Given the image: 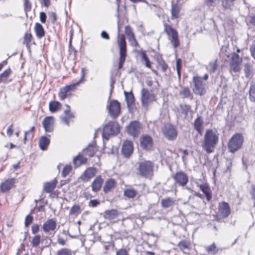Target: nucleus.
I'll return each instance as SVG.
<instances>
[{
    "mask_svg": "<svg viewBox=\"0 0 255 255\" xmlns=\"http://www.w3.org/2000/svg\"><path fill=\"white\" fill-rule=\"evenodd\" d=\"M219 142V133L217 131L208 129L206 130L202 143L203 149L208 153L214 152Z\"/></svg>",
    "mask_w": 255,
    "mask_h": 255,
    "instance_id": "nucleus-1",
    "label": "nucleus"
},
{
    "mask_svg": "<svg viewBox=\"0 0 255 255\" xmlns=\"http://www.w3.org/2000/svg\"><path fill=\"white\" fill-rule=\"evenodd\" d=\"M118 34L117 37V43L118 47L120 49V61L119 63V69H121L123 67V63L125 61L127 56V44L124 35H120V26L119 25Z\"/></svg>",
    "mask_w": 255,
    "mask_h": 255,
    "instance_id": "nucleus-2",
    "label": "nucleus"
},
{
    "mask_svg": "<svg viewBox=\"0 0 255 255\" xmlns=\"http://www.w3.org/2000/svg\"><path fill=\"white\" fill-rule=\"evenodd\" d=\"M120 126L118 123L110 121L105 124L103 128L102 136L108 140L111 135H117L120 132Z\"/></svg>",
    "mask_w": 255,
    "mask_h": 255,
    "instance_id": "nucleus-3",
    "label": "nucleus"
},
{
    "mask_svg": "<svg viewBox=\"0 0 255 255\" xmlns=\"http://www.w3.org/2000/svg\"><path fill=\"white\" fill-rule=\"evenodd\" d=\"M138 171L141 176L150 178L153 175V163L150 161H141L138 165Z\"/></svg>",
    "mask_w": 255,
    "mask_h": 255,
    "instance_id": "nucleus-4",
    "label": "nucleus"
},
{
    "mask_svg": "<svg viewBox=\"0 0 255 255\" xmlns=\"http://www.w3.org/2000/svg\"><path fill=\"white\" fill-rule=\"evenodd\" d=\"M164 26V31L168 35L169 39L172 43L173 47L176 48L180 44L177 31L171 25L167 23H165Z\"/></svg>",
    "mask_w": 255,
    "mask_h": 255,
    "instance_id": "nucleus-5",
    "label": "nucleus"
},
{
    "mask_svg": "<svg viewBox=\"0 0 255 255\" xmlns=\"http://www.w3.org/2000/svg\"><path fill=\"white\" fill-rule=\"evenodd\" d=\"M243 141V137L241 134L236 133L233 135L228 143L229 151L234 153L239 150L241 147Z\"/></svg>",
    "mask_w": 255,
    "mask_h": 255,
    "instance_id": "nucleus-6",
    "label": "nucleus"
},
{
    "mask_svg": "<svg viewBox=\"0 0 255 255\" xmlns=\"http://www.w3.org/2000/svg\"><path fill=\"white\" fill-rule=\"evenodd\" d=\"M193 82L194 83V87L193 91L196 95H202L206 92L205 85L206 83L202 81V78L198 76H194L193 78Z\"/></svg>",
    "mask_w": 255,
    "mask_h": 255,
    "instance_id": "nucleus-7",
    "label": "nucleus"
},
{
    "mask_svg": "<svg viewBox=\"0 0 255 255\" xmlns=\"http://www.w3.org/2000/svg\"><path fill=\"white\" fill-rule=\"evenodd\" d=\"M109 114L114 119L117 118L121 113V105L116 100H113L108 106Z\"/></svg>",
    "mask_w": 255,
    "mask_h": 255,
    "instance_id": "nucleus-8",
    "label": "nucleus"
},
{
    "mask_svg": "<svg viewBox=\"0 0 255 255\" xmlns=\"http://www.w3.org/2000/svg\"><path fill=\"white\" fill-rule=\"evenodd\" d=\"M162 132L163 135L169 140L175 139L177 133L175 128L169 124L164 126L162 128Z\"/></svg>",
    "mask_w": 255,
    "mask_h": 255,
    "instance_id": "nucleus-9",
    "label": "nucleus"
},
{
    "mask_svg": "<svg viewBox=\"0 0 255 255\" xmlns=\"http://www.w3.org/2000/svg\"><path fill=\"white\" fill-rule=\"evenodd\" d=\"M141 100L143 106L147 107L149 103L155 100V97L152 92L142 89L141 92Z\"/></svg>",
    "mask_w": 255,
    "mask_h": 255,
    "instance_id": "nucleus-10",
    "label": "nucleus"
},
{
    "mask_svg": "<svg viewBox=\"0 0 255 255\" xmlns=\"http://www.w3.org/2000/svg\"><path fill=\"white\" fill-rule=\"evenodd\" d=\"M141 128V124L139 122L133 121L127 127L128 133L133 137H136L139 134Z\"/></svg>",
    "mask_w": 255,
    "mask_h": 255,
    "instance_id": "nucleus-11",
    "label": "nucleus"
},
{
    "mask_svg": "<svg viewBox=\"0 0 255 255\" xmlns=\"http://www.w3.org/2000/svg\"><path fill=\"white\" fill-rule=\"evenodd\" d=\"M242 59L240 58L238 54L233 53L232 60L230 62V69L235 72H239L241 69Z\"/></svg>",
    "mask_w": 255,
    "mask_h": 255,
    "instance_id": "nucleus-12",
    "label": "nucleus"
},
{
    "mask_svg": "<svg viewBox=\"0 0 255 255\" xmlns=\"http://www.w3.org/2000/svg\"><path fill=\"white\" fill-rule=\"evenodd\" d=\"M174 179L179 185L184 186L188 182V177L185 173L180 171L175 174Z\"/></svg>",
    "mask_w": 255,
    "mask_h": 255,
    "instance_id": "nucleus-13",
    "label": "nucleus"
},
{
    "mask_svg": "<svg viewBox=\"0 0 255 255\" xmlns=\"http://www.w3.org/2000/svg\"><path fill=\"white\" fill-rule=\"evenodd\" d=\"M231 213L229 205L225 202L219 203L218 206V215L223 218L227 217Z\"/></svg>",
    "mask_w": 255,
    "mask_h": 255,
    "instance_id": "nucleus-14",
    "label": "nucleus"
},
{
    "mask_svg": "<svg viewBox=\"0 0 255 255\" xmlns=\"http://www.w3.org/2000/svg\"><path fill=\"white\" fill-rule=\"evenodd\" d=\"M122 152L123 155L126 157H129L133 152V144L131 141L126 140L124 142Z\"/></svg>",
    "mask_w": 255,
    "mask_h": 255,
    "instance_id": "nucleus-15",
    "label": "nucleus"
},
{
    "mask_svg": "<svg viewBox=\"0 0 255 255\" xmlns=\"http://www.w3.org/2000/svg\"><path fill=\"white\" fill-rule=\"evenodd\" d=\"M54 119L53 117H47L42 122V125L45 131L52 132L53 130Z\"/></svg>",
    "mask_w": 255,
    "mask_h": 255,
    "instance_id": "nucleus-16",
    "label": "nucleus"
},
{
    "mask_svg": "<svg viewBox=\"0 0 255 255\" xmlns=\"http://www.w3.org/2000/svg\"><path fill=\"white\" fill-rule=\"evenodd\" d=\"M86 71L87 70L86 68H82L81 69V75L80 80L77 82L74 83L69 85H67L65 86L69 92H70L71 91H74L76 87L80 83H83L84 82V78L85 76Z\"/></svg>",
    "mask_w": 255,
    "mask_h": 255,
    "instance_id": "nucleus-17",
    "label": "nucleus"
},
{
    "mask_svg": "<svg viewBox=\"0 0 255 255\" xmlns=\"http://www.w3.org/2000/svg\"><path fill=\"white\" fill-rule=\"evenodd\" d=\"M141 146L144 149H150L152 145V140L150 136L145 135L140 138Z\"/></svg>",
    "mask_w": 255,
    "mask_h": 255,
    "instance_id": "nucleus-18",
    "label": "nucleus"
},
{
    "mask_svg": "<svg viewBox=\"0 0 255 255\" xmlns=\"http://www.w3.org/2000/svg\"><path fill=\"white\" fill-rule=\"evenodd\" d=\"M67 109L64 111V116L61 117V121L66 125L69 126L70 120L74 118V114L70 112V108L68 105L66 106Z\"/></svg>",
    "mask_w": 255,
    "mask_h": 255,
    "instance_id": "nucleus-19",
    "label": "nucleus"
},
{
    "mask_svg": "<svg viewBox=\"0 0 255 255\" xmlns=\"http://www.w3.org/2000/svg\"><path fill=\"white\" fill-rule=\"evenodd\" d=\"M14 179L9 178L5 180L0 185V190L2 192L9 190L13 186Z\"/></svg>",
    "mask_w": 255,
    "mask_h": 255,
    "instance_id": "nucleus-20",
    "label": "nucleus"
},
{
    "mask_svg": "<svg viewBox=\"0 0 255 255\" xmlns=\"http://www.w3.org/2000/svg\"><path fill=\"white\" fill-rule=\"evenodd\" d=\"M56 227V222L53 219L48 220L42 226L43 231L47 233L55 230Z\"/></svg>",
    "mask_w": 255,
    "mask_h": 255,
    "instance_id": "nucleus-21",
    "label": "nucleus"
},
{
    "mask_svg": "<svg viewBox=\"0 0 255 255\" xmlns=\"http://www.w3.org/2000/svg\"><path fill=\"white\" fill-rule=\"evenodd\" d=\"M95 145L96 142L94 141L89 143L88 146L83 149V152L90 156H93L95 153Z\"/></svg>",
    "mask_w": 255,
    "mask_h": 255,
    "instance_id": "nucleus-22",
    "label": "nucleus"
},
{
    "mask_svg": "<svg viewBox=\"0 0 255 255\" xmlns=\"http://www.w3.org/2000/svg\"><path fill=\"white\" fill-rule=\"evenodd\" d=\"M175 204V200L171 198L168 197L161 200V205L162 208H168L171 207Z\"/></svg>",
    "mask_w": 255,
    "mask_h": 255,
    "instance_id": "nucleus-23",
    "label": "nucleus"
},
{
    "mask_svg": "<svg viewBox=\"0 0 255 255\" xmlns=\"http://www.w3.org/2000/svg\"><path fill=\"white\" fill-rule=\"evenodd\" d=\"M96 173V169L94 168H89L87 169L84 174L81 176V179L84 180H88L95 175Z\"/></svg>",
    "mask_w": 255,
    "mask_h": 255,
    "instance_id": "nucleus-24",
    "label": "nucleus"
},
{
    "mask_svg": "<svg viewBox=\"0 0 255 255\" xmlns=\"http://www.w3.org/2000/svg\"><path fill=\"white\" fill-rule=\"evenodd\" d=\"M57 183V181L54 179L51 182L45 183L44 185L45 191L47 193L52 192L55 188Z\"/></svg>",
    "mask_w": 255,
    "mask_h": 255,
    "instance_id": "nucleus-25",
    "label": "nucleus"
},
{
    "mask_svg": "<svg viewBox=\"0 0 255 255\" xmlns=\"http://www.w3.org/2000/svg\"><path fill=\"white\" fill-rule=\"evenodd\" d=\"M201 190L205 194L207 201H210L212 198V194L208 185L206 184H203L200 185Z\"/></svg>",
    "mask_w": 255,
    "mask_h": 255,
    "instance_id": "nucleus-26",
    "label": "nucleus"
},
{
    "mask_svg": "<svg viewBox=\"0 0 255 255\" xmlns=\"http://www.w3.org/2000/svg\"><path fill=\"white\" fill-rule=\"evenodd\" d=\"M62 105L58 101H51L49 104V109L51 112L54 113L61 109Z\"/></svg>",
    "mask_w": 255,
    "mask_h": 255,
    "instance_id": "nucleus-27",
    "label": "nucleus"
},
{
    "mask_svg": "<svg viewBox=\"0 0 255 255\" xmlns=\"http://www.w3.org/2000/svg\"><path fill=\"white\" fill-rule=\"evenodd\" d=\"M50 143V139L46 136H42L39 140V146L40 148L44 150L47 148Z\"/></svg>",
    "mask_w": 255,
    "mask_h": 255,
    "instance_id": "nucleus-28",
    "label": "nucleus"
},
{
    "mask_svg": "<svg viewBox=\"0 0 255 255\" xmlns=\"http://www.w3.org/2000/svg\"><path fill=\"white\" fill-rule=\"evenodd\" d=\"M34 30L37 37L41 38L44 35L45 32L43 26L39 23H36L34 26Z\"/></svg>",
    "mask_w": 255,
    "mask_h": 255,
    "instance_id": "nucleus-29",
    "label": "nucleus"
},
{
    "mask_svg": "<svg viewBox=\"0 0 255 255\" xmlns=\"http://www.w3.org/2000/svg\"><path fill=\"white\" fill-rule=\"evenodd\" d=\"M180 11V7L177 4H173L171 10V18L175 19L179 17Z\"/></svg>",
    "mask_w": 255,
    "mask_h": 255,
    "instance_id": "nucleus-30",
    "label": "nucleus"
},
{
    "mask_svg": "<svg viewBox=\"0 0 255 255\" xmlns=\"http://www.w3.org/2000/svg\"><path fill=\"white\" fill-rule=\"evenodd\" d=\"M116 185V182L113 179H109L107 180L104 187V191L105 193H107L110 191L112 189L114 188Z\"/></svg>",
    "mask_w": 255,
    "mask_h": 255,
    "instance_id": "nucleus-31",
    "label": "nucleus"
},
{
    "mask_svg": "<svg viewBox=\"0 0 255 255\" xmlns=\"http://www.w3.org/2000/svg\"><path fill=\"white\" fill-rule=\"evenodd\" d=\"M87 158L83 155L79 154L73 160V163L76 167H78L82 164L86 163Z\"/></svg>",
    "mask_w": 255,
    "mask_h": 255,
    "instance_id": "nucleus-32",
    "label": "nucleus"
},
{
    "mask_svg": "<svg viewBox=\"0 0 255 255\" xmlns=\"http://www.w3.org/2000/svg\"><path fill=\"white\" fill-rule=\"evenodd\" d=\"M118 212L117 210L107 211L104 213V217L109 220L114 219L117 217Z\"/></svg>",
    "mask_w": 255,
    "mask_h": 255,
    "instance_id": "nucleus-33",
    "label": "nucleus"
},
{
    "mask_svg": "<svg viewBox=\"0 0 255 255\" xmlns=\"http://www.w3.org/2000/svg\"><path fill=\"white\" fill-rule=\"evenodd\" d=\"M203 121L200 117H198L194 122V128L197 130L198 132L201 134L203 130Z\"/></svg>",
    "mask_w": 255,
    "mask_h": 255,
    "instance_id": "nucleus-34",
    "label": "nucleus"
},
{
    "mask_svg": "<svg viewBox=\"0 0 255 255\" xmlns=\"http://www.w3.org/2000/svg\"><path fill=\"white\" fill-rule=\"evenodd\" d=\"M179 95L183 98H191L192 95L188 88L182 87L179 92Z\"/></svg>",
    "mask_w": 255,
    "mask_h": 255,
    "instance_id": "nucleus-35",
    "label": "nucleus"
},
{
    "mask_svg": "<svg viewBox=\"0 0 255 255\" xmlns=\"http://www.w3.org/2000/svg\"><path fill=\"white\" fill-rule=\"evenodd\" d=\"M81 212V207L79 205H74L70 209V215L77 216Z\"/></svg>",
    "mask_w": 255,
    "mask_h": 255,
    "instance_id": "nucleus-36",
    "label": "nucleus"
},
{
    "mask_svg": "<svg viewBox=\"0 0 255 255\" xmlns=\"http://www.w3.org/2000/svg\"><path fill=\"white\" fill-rule=\"evenodd\" d=\"M58 95L59 99L61 100H63L70 95V93L65 86L60 89Z\"/></svg>",
    "mask_w": 255,
    "mask_h": 255,
    "instance_id": "nucleus-37",
    "label": "nucleus"
},
{
    "mask_svg": "<svg viewBox=\"0 0 255 255\" xmlns=\"http://www.w3.org/2000/svg\"><path fill=\"white\" fill-rule=\"evenodd\" d=\"M11 73L10 69L4 70L2 73L0 75V83L5 82L7 78L9 77Z\"/></svg>",
    "mask_w": 255,
    "mask_h": 255,
    "instance_id": "nucleus-38",
    "label": "nucleus"
},
{
    "mask_svg": "<svg viewBox=\"0 0 255 255\" xmlns=\"http://www.w3.org/2000/svg\"><path fill=\"white\" fill-rule=\"evenodd\" d=\"M136 194V191L134 189H128L124 191V195L129 198H134Z\"/></svg>",
    "mask_w": 255,
    "mask_h": 255,
    "instance_id": "nucleus-39",
    "label": "nucleus"
},
{
    "mask_svg": "<svg viewBox=\"0 0 255 255\" xmlns=\"http://www.w3.org/2000/svg\"><path fill=\"white\" fill-rule=\"evenodd\" d=\"M140 54L141 56L142 59L145 61V66L150 68H151V62L149 61L148 58L147 57L145 52L144 51H141L140 52Z\"/></svg>",
    "mask_w": 255,
    "mask_h": 255,
    "instance_id": "nucleus-40",
    "label": "nucleus"
},
{
    "mask_svg": "<svg viewBox=\"0 0 255 255\" xmlns=\"http://www.w3.org/2000/svg\"><path fill=\"white\" fill-rule=\"evenodd\" d=\"M190 243L186 241H181L178 244V247L180 248L181 250H185L186 249H189L190 247Z\"/></svg>",
    "mask_w": 255,
    "mask_h": 255,
    "instance_id": "nucleus-41",
    "label": "nucleus"
},
{
    "mask_svg": "<svg viewBox=\"0 0 255 255\" xmlns=\"http://www.w3.org/2000/svg\"><path fill=\"white\" fill-rule=\"evenodd\" d=\"M180 107L181 112L185 115V117H186L188 115V112L191 110L190 106L186 104H182L180 105Z\"/></svg>",
    "mask_w": 255,
    "mask_h": 255,
    "instance_id": "nucleus-42",
    "label": "nucleus"
},
{
    "mask_svg": "<svg viewBox=\"0 0 255 255\" xmlns=\"http://www.w3.org/2000/svg\"><path fill=\"white\" fill-rule=\"evenodd\" d=\"M57 255H72V252L69 249L63 248L57 251Z\"/></svg>",
    "mask_w": 255,
    "mask_h": 255,
    "instance_id": "nucleus-43",
    "label": "nucleus"
},
{
    "mask_svg": "<svg viewBox=\"0 0 255 255\" xmlns=\"http://www.w3.org/2000/svg\"><path fill=\"white\" fill-rule=\"evenodd\" d=\"M217 65L216 61H212L207 66V69L210 73H214L216 70Z\"/></svg>",
    "mask_w": 255,
    "mask_h": 255,
    "instance_id": "nucleus-44",
    "label": "nucleus"
},
{
    "mask_svg": "<svg viewBox=\"0 0 255 255\" xmlns=\"http://www.w3.org/2000/svg\"><path fill=\"white\" fill-rule=\"evenodd\" d=\"M157 61L158 63V66L161 68V71L163 72H165L167 70L168 67L167 65L161 58L158 59Z\"/></svg>",
    "mask_w": 255,
    "mask_h": 255,
    "instance_id": "nucleus-45",
    "label": "nucleus"
},
{
    "mask_svg": "<svg viewBox=\"0 0 255 255\" xmlns=\"http://www.w3.org/2000/svg\"><path fill=\"white\" fill-rule=\"evenodd\" d=\"M125 32L127 36L128 39L134 36L132 28L129 25H127L125 27Z\"/></svg>",
    "mask_w": 255,
    "mask_h": 255,
    "instance_id": "nucleus-46",
    "label": "nucleus"
},
{
    "mask_svg": "<svg viewBox=\"0 0 255 255\" xmlns=\"http://www.w3.org/2000/svg\"><path fill=\"white\" fill-rule=\"evenodd\" d=\"M128 104H131L134 101V97L131 93L124 92Z\"/></svg>",
    "mask_w": 255,
    "mask_h": 255,
    "instance_id": "nucleus-47",
    "label": "nucleus"
},
{
    "mask_svg": "<svg viewBox=\"0 0 255 255\" xmlns=\"http://www.w3.org/2000/svg\"><path fill=\"white\" fill-rule=\"evenodd\" d=\"M235 0H223L222 1V5L226 8H230L233 5V2Z\"/></svg>",
    "mask_w": 255,
    "mask_h": 255,
    "instance_id": "nucleus-48",
    "label": "nucleus"
},
{
    "mask_svg": "<svg viewBox=\"0 0 255 255\" xmlns=\"http://www.w3.org/2000/svg\"><path fill=\"white\" fill-rule=\"evenodd\" d=\"M40 242V236L39 235L35 236L32 240L31 245L34 247H37L39 245Z\"/></svg>",
    "mask_w": 255,
    "mask_h": 255,
    "instance_id": "nucleus-49",
    "label": "nucleus"
},
{
    "mask_svg": "<svg viewBox=\"0 0 255 255\" xmlns=\"http://www.w3.org/2000/svg\"><path fill=\"white\" fill-rule=\"evenodd\" d=\"M245 72L246 73V76L247 77H249L252 74V69L251 66L249 64H246L245 65Z\"/></svg>",
    "mask_w": 255,
    "mask_h": 255,
    "instance_id": "nucleus-50",
    "label": "nucleus"
},
{
    "mask_svg": "<svg viewBox=\"0 0 255 255\" xmlns=\"http://www.w3.org/2000/svg\"><path fill=\"white\" fill-rule=\"evenodd\" d=\"M72 169V167L70 165H66L64 167L62 172V175L63 177L66 176L67 175L69 174V173L71 172Z\"/></svg>",
    "mask_w": 255,
    "mask_h": 255,
    "instance_id": "nucleus-51",
    "label": "nucleus"
},
{
    "mask_svg": "<svg viewBox=\"0 0 255 255\" xmlns=\"http://www.w3.org/2000/svg\"><path fill=\"white\" fill-rule=\"evenodd\" d=\"M128 39L130 43V45L132 47H136L138 45V44L137 41L136 40L134 36L131 37L130 38H129Z\"/></svg>",
    "mask_w": 255,
    "mask_h": 255,
    "instance_id": "nucleus-52",
    "label": "nucleus"
},
{
    "mask_svg": "<svg viewBox=\"0 0 255 255\" xmlns=\"http://www.w3.org/2000/svg\"><path fill=\"white\" fill-rule=\"evenodd\" d=\"M49 19L52 23H54L57 20L56 15L54 12L49 13Z\"/></svg>",
    "mask_w": 255,
    "mask_h": 255,
    "instance_id": "nucleus-53",
    "label": "nucleus"
},
{
    "mask_svg": "<svg viewBox=\"0 0 255 255\" xmlns=\"http://www.w3.org/2000/svg\"><path fill=\"white\" fill-rule=\"evenodd\" d=\"M33 218L30 215H27L25 218V226L28 227L32 222Z\"/></svg>",
    "mask_w": 255,
    "mask_h": 255,
    "instance_id": "nucleus-54",
    "label": "nucleus"
},
{
    "mask_svg": "<svg viewBox=\"0 0 255 255\" xmlns=\"http://www.w3.org/2000/svg\"><path fill=\"white\" fill-rule=\"evenodd\" d=\"M97 191L100 189L103 182V180L101 178V176L97 177Z\"/></svg>",
    "mask_w": 255,
    "mask_h": 255,
    "instance_id": "nucleus-55",
    "label": "nucleus"
},
{
    "mask_svg": "<svg viewBox=\"0 0 255 255\" xmlns=\"http://www.w3.org/2000/svg\"><path fill=\"white\" fill-rule=\"evenodd\" d=\"M181 59H178L176 60V69H177V71L178 76L179 77L180 76V69H181Z\"/></svg>",
    "mask_w": 255,
    "mask_h": 255,
    "instance_id": "nucleus-56",
    "label": "nucleus"
},
{
    "mask_svg": "<svg viewBox=\"0 0 255 255\" xmlns=\"http://www.w3.org/2000/svg\"><path fill=\"white\" fill-rule=\"evenodd\" d=\"M32 38V35L29 33H26L24 35V39L27 44L29 43Z\"/></svg>",
    "mask_w": 255,
    "mask_h": 255,
    "instance_id": "nucleus-57",
    "label": "nucleus"
},
{
    "mask_svg": "<svg viewBox=\"0 0 255 255\" xmlns=\"http://www.w3.org/2000/svg\"><path fill=\"white\" fill-rule=\"evenodd\" d=\"M46 15L45 12H41L40 13V20L42 23H45L46 19Z\"/></svg>",
    "mask_w": 255,
    "mask_h": 255,
    "instance_id": "nucleus-58",
    "label": "nucleus"
},
{
    "mask_svg": "<svg viewBox=\"0 0 255 255\" xmlns=\"http://www.w3.org/2000/svg\"><path fill=\"white\" fill-rule=\"evenodd\" d=\"M207 251L208 252H214V253L217 252V251L216 250V247L215 244H213L211 246H210L208 248Z\"/></svg>",
    "mask_w": 255,
    "mask_h": 255,
    "instance_id": "nucleus-59",
    "label": "nucleus"
},
{
    "mask_svg": "<svg viewBox=\"0 0 255 255\" xmlns=\"http://www.w3.org/2000/svg\"><path fill=\"white\" fill-rule=\"evenodd\" d=\"M39 226L37 224H34L32 226L31 231L33 234H35L39 231Z\"/></svg>",
    "mask_w": 255,
    "mask_h": 255,
    "instance_id": "nucleus-60",
    "label": "nucleus"
},
{
    "mask_svg": "<svg viewBox=\"0 0 255 255\" xmlns=\"http://www.w3.org/2000/svg\"><path fill=\"white\" fill-rule=\"evenodd\" d=\"M250 50L252 56L255 59V41L253 42L252 45L251 46Z\"/></svg>",
    "mask_w": 255,
    "mask_h": 255,
    "instance_id": "nucleus-61",
    "label": "nucleus"
},
{
    "mask_svg": "<svg viewBox=\"0 0 255 255\" xmlns=\"http://www.w3.org/2000/svg\"><path fill=\"white\" fill-rule=\"evenodd\" d=\"M249 22L252 25H255V14L249 16Z\"/></svg>",
    "mask_w": 255,
    "mask_h": 255,
    "instance_id": "nucleus-62",
    "label": "nucleus"
},
{
    "mask_svg": "<svg viewBox=\"0 0 255 255\" xmlns=\"http://www.w3.org/2000/svg\"><path fill=\"white\" fill-rule=\"evenodd\" d=\"M101 37L105 39L109 40L110 39L108 33L105 31H102L101 34Z\"/></svg>",
    "mask_w": 255,
    "mask_h": 255,
    "instance_id": "nucleus-63",
    "label": "nucleus"
},
{
    "mask_svg": "<svg viewBox=\"0 0 255 255\" xmlns=\"http://www.w3.org/2000/svg\"><path fill=\"white\" fill-rule=\"evenodd\" d=\"M116 255H127V251L125 249H121L117 252Z\"/></svg>",
    "mask_w": 255,
    "mask_h": 255,
    "instance_id": "nucleus-64",
    "label": "nucleus"
}]
</instances>
